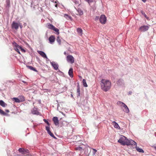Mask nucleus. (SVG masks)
<instances>
[{"label": "nucleus", "instance_id": "1", "mask_svg": "<svg viewBox=\"0 0 156 156\" xmlns=\"http://www.w3.org/2000/svg\"><path fill=\"white\" fill-rule=\"evenodd\" d=\"M118 142L123 145H136V143L134 140L131 139L128 140L126 137L123 136H121V137L118 140Z\"/></svg>", "mask_w": 156, "mask_h": 156}, {"label": "nucleus", "instance_id": "2", "mask_svg": "<svg viewBox=\"0 0 156 156\" xmlns=\"http://www.w3.org/2000/svg\"><path fill=\"white\" fill-rule=\"evenodd\" d=\"M101 82V88L103 90L106 92L110 89L111 86V83L110 81L102 79Z\"/></svg>", "mask_w": 156, "mask_h": 156}, {"label": "nucleus", "instance_id": "3", "mask_svg": "<svg viewBox=\"0 0 156 156\" xmlns=\"http://www.w3.org/2000/svg\"><path fill=\"white\" fill-rule=\"evenodd\" d=\"M12 44L14 48V49L19 54H20V52L19 51V49H20L21 51L23 52H25V50L22 48L18 45L15 42H12Z\"/></svg>", "mask_w": 156, "mask_h": 156}, {"label": "nucleus", "instance_id": "4", "mask_svg": "<svg viewBox=\"0 0 156 156\" xmlns=\"http://www.w3.org/2000/svg\"><path fill=\"white\" fill-rule=\"evenodd\" d=\"M117 104L118 105L120 106L122 108H124V109H123V110L125 112L128 113L129 112V110L128 107L123 102L120 101H119L117 102Z\"/></svg>", "mask_w": 156, "mask_h": 156}, {"label": "nucleus", "instance_id": "5", "mask_svg": "<svg viewBox=\"0 0 156 156\" xmlns=\"http://www.w3.org/2000/svg\"><path fill=\"white\" fill-rule=\"evenodd\" d=\"M47 27L50 29L53 30L57 32L58 34L59 33V30L55 28L54 26L50 23H48L47 25Z\"/></svg>", "mask_w": 156, "mask_h": 156}, {"label": "nucleus", "instance_id": "6", "mask_svg": "<svg viewBox=\"0 0 156 156\" xmlns=\"http://www.w3.org/2000/svg\"><path fill=\"white\" fill-rule=\"evenodd\" d=\"M100 22L102 24H105L106 23L107 20V18L104 15H101L99 19Z\"/></svg>", "mask_w": 156, "mask_h": 156}, {"label": "nucleus", "instance_id": "7", "mask_svg": "<svg viewBox=\"0 0 156 156\" xmlns=\"http://www.w3.org/2000/svg\"><path fill=\"white\" fill-rule=\"evenodd\" d=\"M150 26L144 25L141 26L139 28V30L141 32H145L149 28Z\"/></svg>", "mask_w": 156, "mask_h": 156}, {"label": "nucleus", "instance_id": "8", "mask_svg": "<svg viewBox=\"0 0 156 156\" xmlns=\"http://www.w3.org/2000/svg\"><path fill=\"white\" fill-rule=\"evenodd\" d=\"M19 27V23L15 21H13L11 25V27L12 29H15L17 30Z\"/></svg>", "mask_w": 156, "mask_h": 156}, {"label": "nucleus", "instance_id": "9", "mask_svg": "<svg viewBox=\"0 0 156 156\" xmlns=\"http://www.w3.org/2000/svg\"><path fill=\"white\" fill-rule=\"evenodd\" d=\"M66 59L68 62L71 63H73L74 62V58L71 55H68L66 57Z\"/></svg>", "mask_w": 156, "mask_h": 156}, {"label": "nucleus", "instance_id": "10", "mask_svg": "<svg viewBox=\"0 0 156 156\" xmlns=\"http://www.w3.org/2000/svg\"><path fill=\"white\" fill-rule=\"evenodd\" d=\"M46 129L48 133L52 137L54 138L55 139L56 137L54 135L53 133H52L51 131H50V129L49 126H46Z\"/></svg>", "mask_w": 156, "mask_h": 156}, {"label": "nucleus", "instance_id": "11", "mask_svg": "<svg viewBox=\"0 0 156 156\" xmlns=\"http://www.w3.org/2000/svg\"><path fill=\"white\" fill-rule=\"evenodd\" d=\"M52 120L55 125L57 126L59 124L58 118L57 117H54L52 119Z\"/></svg>", "mask_w": 156, "mask_h": 156}, {"label": "nucleus", "instance_id": "12", "mask_svg": "<svg viewBox=\"0 0 156 156\" xmlns=\"http://www.w3.org/2000/svg\"><path fill=\"white\" fill-rule=\"evenodd\" d=\"M50 63L55 70H57L58 69V66L55 62H50Z\"/></svg>", "mask_w": 156, "mask_h": 156}, {"label": "nucleus", "instance_id": "13", "mask_svg": "<svg viewBox=\"0 0 156 156\" xmlns=\"http://www.w3.org/2000/svg\"><path fill=\"white\" fill-rule=\"evenodd\" d=\"M37 52L41 56L44 58L46 59L48 58L44 52L40 51H38Z\"/></svg>", "mask_w": 156, "mask_h": 156}, {"label": "nucleus", "instance_id": "14", "mask_svg": "<svg viewBox=\"0 0 156 156\" xmlns=\"http://www.w3.org/2000/svg\"><path fill=\"white\" fill-rule=\"evenodd\" d=\"M55 37L54 36L51 35L49 38V40L50 43L52 44L55 41Z\"/></svg>", "mask_w": 156, "mask_h": 156}, {"label": "nucleus", "instance_id": "15", "mask_svg": "<svg viewBox=\"0 0 156 156\" xmlns=\"http://www.w3.org/2000/svg\"><path fill=\"white\" fill-rule=\"evenodd\" d=\"M19 151L22 154H26V153L28 152V150H26L22 148H20L19 149Z\"/></svg>", "mask_w": 156, "mask_h": 156}, {"label": "nucleus", "instance_id": "16", "mask_svg": "<svg viewBox=\"0 0 156 156\" xmlns=\"http://www.w3.org/2000/svg\"><path fill=\"white\" fill-rule=\"evenodd\" d=\"M77 31L78 34L80 36H82L83 34V30L81 28H78L77 29Z\"/></svg>", "mask_w": 156, "mask_h": 156}, {"label": "nucleus", "instance_id": "17", "mask_svg": "<svg viewBox=\"0 0 156 156\" xmlns=\"http://www.w3.org/2000/svg\"><path fill=\"white\" fill-rule=\"evenodd\" d=\"M77 12H78V13H77L76 14L77 15H79L80 16L82 15L83 14V11L80 9H78L77 10Z\"/></svg>", "mask_w": 156, "mask_h": 156}, {"label": "nucleus", "instance_id": "18", "mask_svg": "<svg viewBox=\"0 0 156 156\" xmlns=\"http://www.w3.org/2000/svg\"><path fill=\"white\" fill-rule=\"evenodd\" d=\"M64 17L68 20H69L71 21H72L73 19L72 17L70 16L67 14H65L64 16Z\"/></svg>", "mask_w": 156, "mask_h": 156}, {"label": "nucleus", "instance_id": "19", "mask_svg": "<svg viewBox=\"0 0 156 156\" xmlns=\"http://www.w3.org/2000/svg\"><path fill=\"white\" fill-rule=\"evenodd\" d=\"M75 150L77 151H80V152H82L83 150V148L80 146H78L76 147L75 148Z\"/></svg>", "mask_w": 156, "mask_h": 156}, {"label": "nucleus", "instance_id": "20", "mask_svg": "<svg viewBox=\"0 0 156 156\" xmlns=\"http://www.w3.org/2000/svg\"><path fill=\"white\" fill-rule=\"evenodd\" d=\"M112 124L114 125L115 128H120V127L118 124L115 121H113L112 122Z\"/></svg>", "mask_w": 156, "mask_h": 156}, {"label": "nucleus", "instance_id": "21", "mask_svg": "<svg viewBox=\"0 0 156 156\" xmlns=\"http://www.w3.org/2000/svg\"><path fill=\"white\" fill-rule=\"evenodd\" d=\"M68 73L70 77H73V69L72 68L69 69Z\"/></svg>", "mask_w": 156, "mask_h": 156}, {"label": "nucleus", "instance_id": "22", "mask_svg": "<svg viewBox=\"0 0 156 156\" xmlns=\"http://www.w3.org/2000/svg\"><path fill=\"white\" fill-rule=\"evenodd\" d=\"M18 98L20 99V102L23 101L25 100L24 97L22 95L19 96Z\"/></svg>", "mask_w": 156, "mask_h": 156}, {"label": "nucleus", "instance_id": "23", "mask_svg": "<svg viewBox=\"0 0 156 156\" xmlns=\"http://www.w3.org/2000/svg\"><path fill=\"white\" fill-rule=\"evenodd\" d=\"M136 150L139 152H141V153H143L144 152V151L143 150L140 148H139L138 147H137L136 146Z\"/></svg>", "mask_w": 156, "mask_h": 156}, {"label": "nucleus", "instance_id": "24", "mask_svg": "<svg viewBox=\"0 0 156 156\" xmlns=\"http://www.w3.org/2000/svg\"><path fill=\"white\" fill-rule=\"evenodd\" d=\"M0 105L3 107H5L7 105L2 100H0Z\"/></svg>", "mask_w": 156, "mask_h": 156}, {"label": "nucleus", "instance_id": "25", "mask_svg": "<svg viewBox=\"0 0 156 156\" xmlns=\"http://www.w3.org/2000/svg\"><path fill=\"white\" fill-rule=\"evenodd\" d=\"M141 12L142 14L148 20H150V19H149V17L147 16L146 15V14H145V13L143 12V11H141Z\"/></svg>", "mask_w": 156, "mask_h": 156}, {"label": "nucleus", "instance_id": "26", "mask_svg": "<svg viewBox=\"0 0 156 156\" xmlns=\"http://www.w3.org/2000/svg\"><path fill=\"white\" fill-rule=\"evenodd\" d=\"M77 93L78 94V96H79L80 94V88L79 84L77 86Z\"/></svg>", "mask_w": 156, "mask_h": 156}, {"label": "nucleus", "instance_id": "27", "mask_svg": "<svg viewBox=\"0 0 156 156\" xmlns=\"http://www.w3.org/2000/svg\"><path fill=\"white\" fill-rule=\"evenodd\" d=\"M12 100H14L15 101V102L17 103H20V99H19V98H12Z\"/></svg>", "mask_w": 156, "mask_h": 156}, {"label": "nucleus", "instance_id": "28", "mask_svg": "<svg viewBox=\"0 0 156 156\" xmlns=\"http://www.w3.org/2000/svg\"><path fill=\"white\" fill-rule=\"evenodd\" d=\"M27 67L29 69L31 70H33L35 72H37V70H36V69L35 68H34L32 66H28Z\"/></svg>", "mask_w": 156, "mask_h": 156}, {"label": "nucleus", "instance_id": "29", "mask_svg": "<svg viewBox=\"0 0 156 156\" xmlns=\"http://www.w3.org/2000/svg\"><path fill=\"white\" fill-rule=\"evenodd\" d=\"M83 85L84 87H87V85L86 83L85 79H83Z\"/></svg>", "mask_w": 156, "mask_h": 156}, {"label": "nucleus", "instance_id": "30", "mask_svg": "<svg viewBox=\"0 0 156 156\" xmlns=\"http://www.w3.org/2000/svg\"><path fill=\"white\" fill-rule=\"evenodd\" d=\"M0 113L2 115H7V114L5 113L3 110L0 109Z\"/></svg>", "mask_w": 156, "mask_h": 156}, {"label": "nucleus", "instance_id": "31", "mask_svg": "<svg viewBox=\"0 0 156 156\" xmlns=\"http://www.w3.org/2000/svg\"><path fill=\"white\" fill-rule=\"evenodd\" d=\"M6 7L7 8H9L10 6V2L9 0H7L6 1Z\"/></svg>", "mask_w": 156, "mask_h": 156}, {"label": "nucleus", "instance_id": "32", "mask_svg": "<svg viewBox=\"0 0 156 156\" xmlns=\"http://www.w3.org/2000/svg\"><path fill=\"white\" fill-rule=\"evenodd\" d=\"M57 41L59 45H61V40L59 37H58L57 38Z\"/></svg>", "mask_w": 156, "mask_h": 156}, {"label": "nucleus", "instance_id": "33", "mask_svg": "<svg viewBox=\"0 0 156 156\" xmlns=\"http://www.w3.org/2000/svg\"><path fill=\"white\" fill-rule=\"evenodd\" d=\"M85 1L87 2L89 5H90L91 3L94 2L93 0H85Z\"/></svg>", "mask_w": 156, "mask_h": 156}, {"label": "nucleus", "instance_id": "34", "mask_svg": "<svg viewBox=\"0 0 156 156\" xmlns=\"http://www.w3.org/2000/svg\"><path fill=\"white\" fill-rule=\"evenodd\" d=\"M92 150H93V155H94L95 154L96 152L97 151V150L93 148L92 149Z\"/></svg>", "mask_w": 156, "mask_h": 156}, {"label": "nucleus", "instance_id": "35", "mask_svg": "<svg viewBox=\"0 0 156 156\" xmlns=\"http://www.w3.org/2000/svg\"><path fill=\"white\" fill-rule=\"evenodd\" d=\"M43 120L44 122L46 123L48 125V126H49V124L48 122L45 119H44Z\"/></svg>", "mask_w": 156, "mask_h": 156}, {"label": "nucleus", "instance_id": "36", "mask_svg": "<svg viewBox=\"0 0 156 156\" xmlns=\"http://www.w3.org/2000/svg\"><path fill=\"white\" fill-rule=\"evenodd\" d=\"M32 113L34 114H36L37 113V111H35L34 109H33L32 111Z\"/></svg>", "mask_w": 156, "mask_h": 156}, {"label": "nucleus", "instance_id": "37", "mask_svg": "<svg viewBox=\"0 0 156 156\" xmlns=\"http://www.w3.org/2000/svg\"><path fill=\"white\" fill-rule=\"evenodd\" d=\"M19 26H20V28L21 29H22L23 27V26H22V25L21 24V23H19Z\"/></svg>", "mask_w": 156, "mask_h": 156}, {"label": "nucleus", "instance_id": "38", "mask_svg": "<svg viewBox=\"0 0 156 156\" xmlns=\"http://www.w3.org/2000/svg\"><path fill=\"white\" fill-rule=\"evenodd\" d=\"M99 19V18H98V16H96L95 18V20H98V19Z\"/></svg>", "mask_w": 156, "mask_h": 156}, {"label": "nucleus", "instance_id": "39", "mask_svg": "<svg viewBox=\"0 0 156 156\" xmlns=\"http://www.w3.org/2000/svg\"><path fill=\"white\" fill-rule=\"evenodd\" d=\"M5 111L7 113H8L9 112V110H8V109L5 110Z\"/></svg>", "mask_w": 156, "mask_h": 156}, {"label": "nucleus", "instance_id": "40", "mask_svg": "<svg viewBox=\"0 0 156 156\" xmlns=\"http://www.w3.org/2000/svg\"><path fill=\"white\" fill-rule=\"evenodd\" d=\"M147 0H142V1L144 2H145Z\"/></svg>", "mask_w": 156, "mask_h": 156}, {"label": "nucleus", "instance_id": "41", "mask_svg": "<svg viewBox=\"0 0 156 156\" xmlns=\"http://www.w3.org/2000/svg\"><path fill=\"white\" fill-rule=\"evenodd\" d=\"M55 7H57V6H58V5H57V4H56L55 5Z\"/></svg>", "mask_w": 156, "mask_h": 156}, {"label": "nucleus", "instance_id": "42", "mask_svg": "<svg viewBox=\"0 0 156 156\" xmlns=\"http://www.w3.org/2000/svg\"><path fill=\"white\" fill-rule=\"evenodd\" d=\"M26 25H27V24H26V23H25L24 24V26H26Z\"/></svg>", "mask_w": 156, "mask_h": 156}, {"label": "nucleus", "instance_id": "43", "mask_svg": "<svg viewBox=\"0 0 156 156\" xmlns=\"http://www.w3.org/2000/svg\"><path fill=\"white\" fill-rule=\"evenodd\" d=\"M154 148L156 149V145L154 146Z\"/></svg>", "mask_w": 156, "mask_h": 156}]
</instances>
